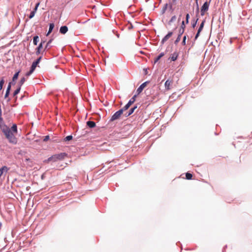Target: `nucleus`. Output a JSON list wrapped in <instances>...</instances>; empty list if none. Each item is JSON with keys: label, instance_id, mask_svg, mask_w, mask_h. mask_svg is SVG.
I'll return each instance as SVG.
<instances>
[{"label": "nucleus", "instance_id": "nucleus-5", "mask_svg": "<svg viewBox=\"0 0 252 252\" xmlns=\"http://www.w3.org/2000/svg\"><path fill=\"white\" fill-rule=\"evenodd\" d=\"M137 94H134L128 101V102L122 107L125 111L127 110L130 106L135 101Z\"/></svg>", "mask_w": 252, "mask_h": 252}, {"label": "nucleus", "instance_id": "nucleus-7", "mask_svg": "<svg viewBox=\"0 0 252 252\" xmlns=\"http://www.w3.org/2000/svg\"><path fill=\"white\" fill-rule=\"evenodd\" d=\"M150 83V81H147L144 83H143L140 86L137 88L136 90V94L139 95L143 90L144 88L148 84Z\"/></svg>", "mask_w": 252, "mask_h": 252}, {"label": "nucleus", "instance_id": "nucleus-58", "mask_svg": "<svg viewBox=\"0 0 252 252\" xmlns=\"http://www.w3.org/2000/svg\"><path fill=\"white\" fill-rule=\"evenodd\" d=\"M1 226H2V223L0 222V228H1Z\"/></svg>", "mask_w": 252, "mask_h": 252}, {"label": "nucleus", "instance_id": "nucleus-34", "mask_svg": "<svg viewBox=\"0 0 252 252\" xmlns=\"http://www.w3.org/2000/svg\"><path fill=\"white\" fill-rule=\"evenodd\" d=\"M205 20H203L202 21V22H201V23L200 24V26H199V28L200 29H203V27H204V24H205Z\"/></svg>", "mask_w": 252, "mask_h": 252}, {"label": "nucleus", "instance_id": "nucleus-15", "mask_svg": "<svg viewBox=\"0 0 252 252\" xmlns=\"http://www.w3.org/2000/svg\"><path fill=\"white\" fill-rule=\"evenodd\" d=\"M178 57V54L177 52H174L171 54L170 59H171V61L174 62L177 59Z\"/></svg>", "mask_w": 252, "mask_h": 252}, {"label": "nucleus", "instance_id": "nucleus-44", "mask_svg": "<svg viewBox=\"0 0 252 252\" xmlns=\"http://www.w3.org/2000/svg\"><path fill=\"white\" fill-rule=\"evenodd\" d=\"M196 16H198V14H199V5L198 4V8H197V6L196 5Z\"/></svg>", "mask_w": 252, "mask_h": 252}, {"label": "nucleus", "instance_id": "nucleus-29", "mask_svg": "<svg viewBox=\"0 0 252 252\" xmlns=\"http://www.w3.org/2000/svg\"><path fill=\"white\" fill-rule=\"evenodd\" d=\"M192 177V174L190 173L187 172L186 174V178L187 180H191Z\"/></svg>", "mask_w": 252, "mask_h": 252}, {"label": "nucleus", "instance_id": "nucleus-42", "mask_svg": "<svg viewBox=\"0 0 252 252\" xmlns=\"http://www.w3.org/2000/svg\"><path fill=\"white\" fill-rule=\"evenodd\" d=\"M4 123V121L3 120V118L1 117H0V126H1L2 125H3Z\"/></svg>", "mask_w": 252, "mask_h": 252}, {"label": "nucleus", "instance_id": "nucleus-9", "mask_svg": "<svg viewBox=\"0 0 252 252\" xmlns=\"http://www.w3.org/2000/svg\"><path fill=\"white\" fill-rule=\"evenodd\" d=\"M41 59H42L41 56H40L39 57H38L36 60H35L34 62H32L31 67L32 68V69H33L34 70H35V68L36 67L38 64H39V63L41 61Z\"/></svg>", "mask_w": 252, "mask_h": 252}, {"label": "nucleus", "instance_id": "nucleus-11", "mask_svg": "<svg viewBox=\"0 0 252 252\" xmlns=\"http://www.w3.org/2000/svg\"><path fill=\"white\" fill-rule=\"evenodd\" d=\"M9 168L7 167L6 166H3L0 168V177L3 174L4 172H7L9 170Z\"/></svg>", "mask_w": 252, "mask_h": 252}, {"label": "nucleus", "instance_id": "nucleus-54", "mask_svg": "<svg viewBox=\"0 0 252 252\" xmlns=\"http://www.w3.org/2000/svg\"><path fill=\"white\" fill-rule=\"evenodd\" d=\"M227 247V246H225L223 249L222 252H224V249Z\"/></svg>", "mask_w": 252, "mask_h": 252}, {"label": "nucleus", "instance_id": "nucleus-25", "mask_svg": "<svg viewBox=\"0 0 252 252\" xmlns=\"http://www.w3.org/2000/svg\"><path fill=\"white\" fill-rule=\"evenodd\" d=\"M198 19V18H197L196 19H193L192 20L191 26L193 28H194L196 27Z\"/></svg>", "mask_w": 252, "mask_h": 252}, {"label": "nucleus", "instance_id": "nucleus-50", "mask_svg": "<svg viewBox=\"0 0 252 252\" xmlns=\"http://www.w3.org/2000/svg\"><path fill=\"white\" fill-rule=\"evenodd\" d=\"M133 26L132 24L131 23H130V25H129V26L128 27V29L129 30H131V29H133Z\"/></svg>", "mask_w": 252, "mask_h": 252}, {"label": "nucleus", "instance_id": "nucleus-2", "mask_svg": "<svg viewBox=\"0 0 252 252\" xmlns=\"http://www.w3.org/2000/svg\"><path fill=\"white\" fill-rule=\"evenodd\" d=\"M126 111L123 108H121L118 111H116L111 117L110 119L109 120V123H111L114 121L119 120L121 116Z\"/></svg>", "mask_w": 252, "mask_h": 252}, {"label": "nucleus", "instance_id": "nucleus-12", "mask_svg": "<svg viewBox=\"0 0 252 252\" xmlns=\"http://www.w3.org/2000/svg\"><path fill=\"white\" fill-rule=\"evenodd\" d=\"M87 126L89 128H94L95 127L96 124L95 123L92 121H88L86 123Z\"/></svg>", "mask_w": 252, "mask_h": 252}, {"label": "nucleus", "instance_id": "nucleus-22", "mask_svg": "<svg viewBox=\"0 0 252 252\" xmlns=\"http://www.w3.org/2000/svg\"><path fill=\"white\" fill-rule=\"evenodd\" d=\"M39 41V37L38 35H35L33 37V43L34 45H36L37 44L38 42Z\"/></svg>", "mask_w": 252, "mask_h": 252}, {"label": "nucleus", "instance_id": "nucleus-28", "mask_svg": "<svg viewBox=\"0 0 252 252\" xmlns=\"http://www.w3.org/2000/svg\"><path fill=\"white\" fill-rule=\"evenodd\" d=\"M171 81H170L169 80H167L165 81L164 86L166 89H169V86L170 85Z\"/></svg>", "mask_w": 252, "mask_h": 252}, {"label": "nucleus", "instance_id": "nucleus-3", "mask_svg": "<svg viewBox=\"0 0 252 252\" xmlns=\"http://www.w3.org/2000/svg\"><path fill=\"white\" fill-rule=\"evenodd\" d=\"M4 134L10 143L13 144H16L17 143V139L14 135L13 133L11 132V130L8 131H5V133H4Z\"/></svg>", "mask_w": 252, "mask_h": 252}, {"label": "nucleus", "instance_id": "nucleus-37", "mask_svg": "<svg viewBox=\"0 0 252 252\" xmlns=\"http://www.w3.org/2000/svg\"><path fill=\"white\" fill-rule=\"evenodd\" d=\"M186 38H187V35H185L183 37V40H182V44L183 45H186Z\"/></svg>", "mask_w": 252, "mask_h": 252}, {"label": "nucleus", "instance_id": "nucleus-21", "mask_svg": "<svg viewBox=\"0 0 252 252\" xmlns=\"http://www.w3.org/2000/svg\"><path fill=\"white\" fill-rule=\"evenodd\" d=\"M11 130L14 133H17V126L16 124H13L11 127Z\"/></svg>", "mask_w": 252, "mask_h": 252}, {"label": "nucleus", "instance_id": "nucleus-45", "mask_svg": "<svg viewBox=\"0 0 252 252\" xmlns=\"http://www.w3.org/2000/svg\"><path fill=\"white\" fill-rule=\"evenodd\" d=\"M11 86L9 85V84L8 85V86L7 87V89H6V91H8V92H10V91H11Z\"/></svg>", "mask_w": 252, "mask_h": 252}, {"label": "nucleus", "instance_id": "nucleus-47", "mask_svg": "<svg viewBox=\"0 0 252 252\" xmlns=\"http://www.w3.org/2000/svg\"><path fill=\"white\" fill-rule=\"evenodd\" d=\"M200 35V33L197 32L195 34V37H194V40H196L197 38L199 37Z\"/></svg>", "mask_w": 252, "mask_h": 252}, {"label": "nucleus", "instance_id": "nucleus-18", "mask_svg": "<svg viewBox=\"0 0 252 252\" xmlns=\"http://www.w3.org/2000/svg\"><path fill=\"white\" fill-rule=\"evenodd\" d=\"M164 55V52L160 53L155 59L154 63H157Z\"/></svg>", "mask_w": 252, "mask_h": 252}, {"label": "nucleus", "instance_id": "nucleus-56", "mask_svg": "<svg viewBox=\"0 0 252 252\" xmlns=\"http://www.w3.org/2000/svg\"><path fill=\"white\" fill-rule=\"evenodd\" d=\"M10 100V98H8L7 101L9 102Z\"/></svg>", "mask_w": 252, "mask_h": 252}, {"label": "nucleus", "instance_id": "nucleus-38", "mask_svg": "<svg viewBox=\"0 0 252 252\" xmlns=\"http://www.w3.org/2000/svg\"><path fill=\"white\" fill-rule=\"evenodd\" d=\"M186 28V26H185V21H183L182 22V24H181V29H184L185 30V29Z\"/></svg>", "mask_w": 252, "mask_h": 252}, {"label": "nucleus", "instance_id": "nucleus-31", "mask_svg": "<svg viewBox=\"0 0 252 252\" xmlns=\"http://www.w3.org/2000/svg\"><path fill=\"white\" fill-rule=\"evenodd\" d=\"M176 19V16L175 15L173 16L171 19L168 22V24L170 25L172 22L175 21Z\"/></svg>", "mask_w": 252, "mask_h": 252}, {"label": "nucleus", "instance_id": "nucleus-30", "mask_svg": "<svg viewBox=\"0 0 252 252\" xmlns=\"http://www.w3.org/2000/svg\"><path fill=\"white\" fill-rule=\"evenodd\" d=\"M34 71V70L33 69H32V68L30 67V70L29 71H28L26 73V76H29L30 75H31L33 73V72Z\"/></svg>", "mask_w": 252, "mask_h": 252}, {"label": "nucleus", "instance_id": "nucleus-46", "mask_svg": "<svg viewBox=\"0 0 252 252\" xmlns=\"http://www.w3.org/2000/svg\"><path fill=\"white\" fill-rule=\"evenodd\" d=\"M169 9L173 11L174 10V9L173 8V5H172V4H170L169 5Z\"/></svg>", "mask_w": 252, "mask_h": 252}, {"label": "nucleus", "instance_id": "nucleus-49", "mask_svg": "<svg viewBox=\"0 0 252 252\" xmlns=\"http://www.w3.org/2000/svg\"><path fill=\"white\" fill-rule=\"evenodd\" d=\"M39 4H40V2H37V3L35 4V5L34 8H35L36 9H37L38 7V6H39Z\"/></svg>", "mask_w": 252, "mask_h": 252}, {"label": "nucleus", "instance_id": "nucleus-36", "mask_svg": "<svg viewBox=\"0 0 252 252\" xmlns=\"http://www.w3.org/2000/svg\"><path fill=\"white\" fill-rule=\"evenodd\" d=\"M151 89H147L145 91V93L146 95H148L151 94Z\"/></svg>", "mask_w": 252, "mask_h": 252}, {"label": "nucleus", "instance_id": "nucleus-1", "mask_svg": "<svg viewBox=\"0 0 252 252\" xmlns=\"http://www.w3.org/2000/svg\"><path fill=\"white\" fill-rule=\"evenodd\" d=\"M67 156L65 153H61L60 154H55L49 157L45 162H56L58 160H62Z\"/></svg>", "mask_w": 252, "mask_h": 252}, {"label": "nucleus", "instance_id": "nucleus-13", "mask_svg": "<svg viewBox=\"0 0 252 252\" xmlns=\"http://www.w3.org/2000/svg\"><path fill=\"white\" fill-rule=\"evenodd\" d=\"M0 128L3 133H5V131H8L10 130L9 127H8L5 124L2 125L1 126H0Z\"/></svg>", "mask_w": 252, "mask_h": 252}, {"label": "nucleus", "instance_id": "nucleus-23", "mask_svg": "<svg viewBox=\"0 0 252 252\" xmlns=\"http://www.w3.org/2000/svg\"><path fill=\"white\" fill-rule=\"evenodd\" d=\"M21 88H19V87L17 86V89L14 91L13 93V97L16 96L20 92Z\"/></svg>", "mask_w": 252, "mask_h": 252}, {"label": "nucleus", "instance_id": "nucleus-57", "mask_svg": "<svg viewBox=\"0 0 252 252\" xmlns=\"http://www.w3.org/2000/svg\"><path fill=\"white\" fill-rule=\"evenodd\" d=\"M147 69H145V74H147Z\"/></svg>", "mask_w": 252, "mask_h": 252}, {"label": "nucleus", "instance_id": "nucleus-19", "mask_svg": "<svg viewBox=\"0 0 252 252\" xmlns=\"http://www.w3.org/2000/svg\"><path fill=\"white\" fill-rule=\"evenodd\" d=\"M26 81V78L24 77H23L21 78L20 80L18 83L17 86L19 87V88H21L22 85L24 84V83Z\"/></svg>", "mask_w": 252, "mask_h": 252}, {"label": "nucleus", "instance_id": "nucleus-39", "mask_svg": "<svg viewBox=\"0 0 252 252\" xmlns=\"http://www.w3.org/2000/svg\"><path fill=\"white\" fill-rule=\"evenodd\" d=\"M180 40H181V37H180V36H179L178 35V37H177L176 39V40H175V41H174V43H175V44H177V43H179V42L180 41Z\"/></svg>", "mask_w": 252, "mask_h": 252}, {"label": "nucleus", "instance_id": "nucleus-52", "mask_svg": "<svg viewBox=\"0 0 252 252\" xmlns=\"http://www.w3.org/2000/svg\"><path fill=\"white\" fill-rule=\"evenodd\" d=\"M37 9H36L35 8H34L32 10L33 11H34L35 13H36Z\"/></svg>", "mask_w": 252, "mask_h": 252}, {"label": "nucleus", "instance_id": "nucleus-53", "mask_svg": "<svg viewBox=\"0 0 252 252\" xmlns=\"http://www.w3.org/2000/svg\"><path fill=\"white\" fill-rule=\"evenodd\" d=\"M198 0H195V4L198 6Z\"/></svg>", "mask_w": 252, "mask_h": 252}, {"label": "nucleus", "instance_id": "nucleus-24", "mask_svg": "<svg viewBox=\"0 0 252 252\" xmlns=\"http://www.w3.org/2000/svg\"><path fill=\"white\" fill-rule=\"evenodd\" d=\"M5 82L4 77H1L0 80V90H1L3 88Z\"/></svg>", "mask_w": 252, "mask_h": 252}, {"label": "nucleus", "instance_id": "nucleus-48", "mask_svg": "<svg viewBox=\"0 0 252 252\" xmlns=\"http://www.w3.org/2000/svg\"><path fill=\"white\" fill-rule=\"evenodd\" d=\"M39 4H40V2H37V3L35 4V5L34 8H35L36 9H37L38 7V6H39Z\"/></svg>", "mask_w": 252, "mask_h": 252}, {"label": "nucleus", "instance_id": "nucleus-41", "mask_svg": "<svg viewBox=\"0 0 252 252\" xmlns=\"http://www.w3.org/2000/svg\"><path fill=\"white\" fill-rule=\"evenodd\" d=\"M10 92H8V91H6V92H5V95H4V98L6 99L8 97V96L9 95V94H10Z\"/></svg>", "mask_w": 252, "mask_h": 252}, {"label": "nucleus", "instance_id": "nucleus-17", "mask_svg": "<svg viewBox=\"0 0 252 252\" xmlns=\"http://www.w3.org/2000/svg\"><path fill=\"white\" fill-rule=\"evenodd\" d=\"M20 72H21V70H19L18 71H16L14 73L13 76L12 77V80H13V82H16V80L18 79L19 75V73Z\"/></svg>", "mask_w": 252, "mask_h": 252}, {"label": "nucleus", "instance_id": "nucleus-26", "mask_svg": "<svg viewBox=\"0 0 252 252\" xmlns=\"http://www.w3.org/2000/svg\"><path fill=\"white\" fill-rule=\"evenodd\" d=\"M168 6V3H166L164 4L162 9L161 11V14H163L165 13L166 10H167V7Z\"/></svg>", "mask_w": 252, "mask_h": 252}, {"label": "nucleus", "instance_id": "nucleus-16", "mask_svg": "<svg viewBox=\"0 0 252 252\" xmlns=\"http://www.w3.org/2000/svg\"><path fill=\"white\" fill-rule=\"evenodd\" d=\"M42 43H40L37 47L36 48V55H38L40 54L41 50L42 49Z\"/></svg>", "mask_w": 252, "mask_h": 252}, {"label": "nucleus", "instance_id": "nucleus-8", "mask_svg": "<svg viewBox=\"0 0 252 252\" xmlns=\"http://www.w3.org/2000/svg\"><path fill=\"white\" fill-rule=\"evenodd\" d=\"M172 35L173 32H169L162 39L160 42L161 44L162 45Z\"/></svg>", "mask_w": 252, "mask_h": 252}, {"label": "nucleus", "instance_id": "nucleus-40", "mask_svg": "<svg viewBox=\"0 0 252 252\" xmlns=\"http://www.w3.org/2000/svg\"><path fill=\"white\" fill-rule=\"evenodd\" d=\"M50 139V136L49 135H46L44 137V138H43V141L44 142H46L48 140H49Z\"/></svg>", "mask_w": 252, "mask_h": 252}, {"label": "nucleus", "instance_id": "nucleus-32", "mask_svg": "<svg viewBox=\"0 0 252 252\" xmlns=\"http://www.w3.org/2000/svg\"><path fill=\"white\" fill-rule=\"evenodd\" d=\"M35 13L34 12V11H33L32 10L31 12L30 15H29V18L30 19H32V18L34 15H35Z\"/></svg>", "mask_w": 252, "mask_h": 252}, {"label": "nucleus", "instance_id": "nucleus-10", "mask_svg": "<svg viewBox=\"0 0 252 252\" xmlns=\"http://www.w3.org/2000/svg\"><path fill=\"white\" fill-rule=\"evenodd\" d=\"M68 31V28L66 26H63L60 29V32L62 34H64Z\"/></svg>", "mask_w": 252, "mask_h": 252}, {"label": "nucleus", "instance_id": "nucleus-6", "mask_svg": "<svg viewBox=\"0 0 252 252\" xmlns=\"http://www.w3.org/2000/svg\"><path fill=\"white\" fill-rule=\"evenodd\" d=\"M139 104H136L134 105V106L132 107H131L127 112H126L124 113V116L126 118L131 115L132 114H133L135 110L138 107V105Z\"/></svg>", "mask_w": 252, "mask_h": 252}, {"label": "nucleus", "instance_id": "nucleus-43", "mask_svg": "<svg viewBox=\"0 0 252 252\" xmlns=\"http://www.w3.org/2000/svg\"><path fill=\"white\" fill-rule=\"evenodd\" d=\"M16 84V82H13V80L12 79V81L9 82L8 84L10 86H14Z\"/></svg>", "mask_w": 252, "mask_h": 252}, {"label": "nucleus", "instance_id": "nucleus-51", "mask_svg": "<svg viewBox=\"0 0 252 252\" xmlns=\"http://www.w3.org/2000/svg\"><path fill=\"white\" fill-rule=\"evenodd\" d=\"M202 29H200L199 28H198L197 32L200 33V32L202 31Z\"/></svg>", "mask_w": 252, "mask_h": 252}, {"label": "nucleus", "instance_id": "nucleus-33", "mask_svg": "<svg viewBox=\"0 0 252 252\" xmlns=\"http://www.w3.org/2000/svg\"><path fill=\"white\" fill-rule=\"evenodd\" d=\"M189 13H187L186 15V23L188 24L189 23Z\"/></svg>", "mask_w": 252, "mask_h": 252}, {"label": "nucleus", "instance_id": "nucleus-27", "mask_svg": "<svg viewBox=\"0 0 252 252\" xmlns=\"http://www.w3.org/2000/svg\"><path fill=\"white\" fill-rule=\"evenodd\" d=\"M73 136L71 135L66 136L64 139L63 141L65 142L70 141L72 139Z\"/></svg>", "mask_w": 252, "mask_h": 252}, {"label": "nucleus", "instance_id": "nucleus-59", "mask_svg": "<svg viewBox=\"0 0 252 252\" xmlns=\"http://www.w3.org/2000/svg\"><path fill=\"white\" fill-rule=\"evenodd\" d=\"M43 176H43V175H42L41 176V179H43L44 178V177H43Z\"/></svg>", "mask_w": 252, "mask_h": 252}, {"label": "nucleus", "instance_id": "nucleus-35", "mask_svg": "<svg viewBox=\"0 0 252 252\" xmlns=\"http://www.w3.org/2000/svg\"><path fill=\"white\" fill-rule=\"evenodd\" d=\"M185 30L183 29H180L179 31L178 36L181 37L182 35L184 33Z\"/></svg>", "mask_w": 252, "mask_h": 252}, {"label": "nucleus", "instance_id": "nucleus-4", "mask_svg": "<svg viewBox=\"0 0 252 252\" xmlns=\"http://www.w3.org/2000/svg\"><path fill=\"white\" fill-rule=\"evenodd\" d=\"M211 0L206 1L201 6L200 11L201 16H204L205 12L208 10Z\"/></svg>", "mask_w": 252, "mask_h": 252}, {"label": "nucleus", "instance_id": "nucleus-14", "mask_svg": "<svg viewBox=\"0 0 252 252\" xmlns=\"http://www.w3.org/2000/svg\"><path fill=\"white\" fill-rule=\"evenodd\" d=\"M55 27L54 23H51L49 24V27L48 31L46 34V36H48L53 31V30L54 29Z\"/></svg>", "mask_w": 252, "mask_h": 252}, {"label": "nucleus", "instance_id": "nucleus-20", "mask_svg": "<svg viewBox=\"0 0 252 252\" xmlns=\"http://www.w3.org/2000/svg\"><path fill=\"white\" fill-rule=\"evenodd\" d=\"M53 40V39H50L46 43V45L45 47L44 50L46 49H49L52 47V46L50 45V44L52 43V41Z\"/></svg>", "mask_w": 252, "mask_h": 252}, {"label": "nucleus", "instance_id": "nucleus-55", "mask_svg": "<svg viewBox=\"0 0 252 252\" xmlns=\"http://www.w3.org/2000/svg\"><path fill=\"white\" fill-rule=\"evenodd\" d=\"M40 43H42V46H43V44L45 43V41H43V40H42Z\"/></svg>", "mask_w": 252, "mask_h": 252}]
</instances>
